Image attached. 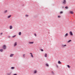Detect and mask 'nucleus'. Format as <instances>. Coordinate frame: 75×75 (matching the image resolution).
<instances>
[{"instance_id":"obj_1","label":"nucleus","mask_w":75,"mask_h":75,"mask_svg":"<svg viewBox=\"0 0 75 75\" xmlns=\"http://www.w3.org/2000/svg\"><path fill=\"white\" fill-rule=\"evenodd\" d=\"M3 49H4V50H6V45H4L3 46Z\"/></svg>"},{"instance_id":"obj_2","label":"nucleus","mask_w":75,"mask_h":75,"mask_svg":"<svg viewBox=\"0 0 75 75\" xmlns=\"http://www.w3.org/2000/svg\"><path fill=\"white\" fill-rule=\"evenodd\" d=\"M61 46H62V47L64 48V47H66V46H67V45H63L62 44L61 45Z\"/></svg>"},{"instance_id":"obj_3","label":"nucleus","mask_w":75,"mask_h":75,"mask_svg":"<svg viewBox=\"0 0 75 75\" xmlns=\"http://www.w3.org/2000/svg\"><path fill=\"white\" fill-rule=\"evenodd\" d=\"M63 4H64V5L66 4V0H64L63 2H62Z\"/></svg>"},{"instance_id":"obj_4","label":"nucleus","mask_w":75,"mask_h":75,"mask_svg":"<svg viewBox=\"0 0 75 75\" xmlns=\"http://www.w3.org/2000/svg\"><path fill=\"white\" fill-rule=\"evenodd\" d=\"M69 33L70 34V35L71 36L73 35V34H72V32L71 31H70Z\"/></svg>"},{"instance_id":"obj_5","label":"nucleus","mask_w":75,"mask_h":75,"mask_svg":"<svg viewBox=\"0 0 75 75\" xmlns=\"http://www.w3.org/2000/svg\"><path fill=\"white\" fill-rule=\"evenodd\" d=\"M70 13H71V14H74V12L72 11H69Z\"/></svg>"},{"instance_id":"obj_6","label":"nucleus","mask_w":75,"mask_h":75,"mask_svg":"<svg viewBox=\"0 0 75 75\" xmlns=\"http://www.w3.org/2000/svg\"><path fill=\"white\" fill-rule=\"evenodd\" d=\"M13 56H14V54H11L10 56V57H12Z\"/></svg>"},{"instance_id":"obj_7","label":"nucleus","mask_w":75,"mask_h":75,"mask_svg":"<svg viewBox=\"0 0 75 75\" xmlns=\"http://www.w3.org/2000/svg\"><path fill=\"white\" fill-rule=\"evenodd\" d=\"M68 33H67L65 35V36H64V37H66L67 36H68Z\"/></svg>"},{"instance_id":"obj_8","label":"nucleus","mask_w":75,"mask_h":75,"mask_svg":"<svg viewBox=\"0 0 75 75\" xmlns=\"http://www.w3.org/2000/svg\"><path fill=\"white\" fill-rule=\"evenodd\" d=\"M16 45H17V43L16 42H15V44L14 45V46L15 47Z\"/></svg>"},{"instance_id":"obj_9","label":"nucleus","mask_w":75,"mask_h":75,"mask_svg":"<svg viewBox=\"0 0 75 75\" xmlns=\"http://www.w3.org/2000/svg\"><path fill=\"white\" fill-rule=\"evenodd\" d=\"M33 43H34V42H29V44H33Z\"/></svg>"},{"instance_id":"obj_10","label":"nucleus","mask_w":75,"mask_h":75,"mask_svg":"<svg viewBox=\"0 0 75 75\" xmlns=\"http://www.w3.org/2000/svg\"><path fill=\"white\" fill-rule=\"evenodd\" d=\"M11 15H9V16H8V18H10V17H11Z\"/></svg>"},{"instance_id":"obj_11","label":"nucleus","mask_w":75,"mask_h":75,"mask_svg":"<svg viewBox=\"0 0 75 75\" xmlns=\"http://www.w3.org/2000/svg\"><path fill=\"white\" fill-rule=\"evenodd\" d=\"M11 69H15V67H11Z\"/></svg>"},{"instance_id":"obj_12","label":"nucleus","mask_w":75,"mask_h":75,"mask_svg":"<svg viewBox=\"0 0 75 75\" xmlns=\"http://www.w3.org/2000/svg\"><path fill=\"white\" fill-rule=\"evenodd\" d=\"M21 35V32H19V35Z\"/></svg>"},{"instance_id":"obj_13","label":"nucleus","mask_w":75,"mask_h":75,"mask_svg":"<svg viewBox=\"0 0 75 75\" xmlns=\"http://www.w3.org/2000/svg\"><path fill=\"white\" fill-rule=\"evenodd\" d=\"M13 28L12 26H10V29H11L12 28Z\"/></svg>"},{"instance_id":"obj_14","label":"nucleus","mask_w":75,"mask_h":75,"mask_svg":"<svg viewBox=\"0 0 75 75\" xmlns=\"http://www.w3.org/2000/svg\"><path fill=\"white\" fill-rule=\"evenodd\" d=\"M58 64H61V62H60V61H58Z\"/></svg>"},{"instance_id":"obj_15","label":"nucleus","mask_w":75,"mask_h":75,"mask_svg":"<svg viewBox=\"0 0 75 75\" xmlns=\"http://www.w3.org/2000/svg\"><path fill=\"white\" fill-rule=\"evenodd\" d=\"M3 50L2 49H1L0 50V52H3Z\"/></svg>"},{"instance_id":"obj_16","label":"nucleus","mask_w":75,"mask_h":75,"mask_svg":"<svg viewBox=\"0 0 75 75\" xmlns=\"http://www.w3.org/2000/svg\"><path fill=\"white\" fill-rule=\"evenodd\" d=\"M67 66L69 68H70L71 67H70V66L69 65H67Z\"/></svg>"},{"instance_id":"obj_17","label":"nucleus","mask_w":75,"mask_h":75,"mask_svg":"<svg viewBox=\"0 0 75 75\" xmlns=\"http://www.w3.org/2000/svg\"><path fill=\"white\" fill-rule=\"evenodd\" d=\"M34 73L35 74L37 73V71H36V70L34 72Z\"/></svg>"},{"instance_id":"obj_18","label":"nucleus","mask_w":75,"mask_h":75,"mask_svg":"<svg viewBox=\"0 0 75 75\" xmlns=\"http://www.w3.org/2000/svg\"><path fill=\"white\" fill-rule=\"evenodd\" d=\"M65 8H66V9H68V6H66V7H65Z\"/></svg>"},{"instance_id":"obj_19","label":"nucleus","mask_w":75,"mask_h":75,"mask_svg":"<svg viewBox=\"0 0 75 75\" xmlns=\"http://www.w3.org/2000/svg\"><path fill=\"white\" fill-rule=\"evenodd\" d=\"M71 42V40H70L68 41L67 42L69 43Z\"/></svg>"},{"instance_id":"obj_20","label":"nucleus","mask_w":75,"mask_h":75,"mask_svg":"<svg viewBox=\"0 0 75 75\" xmlns=\"http://www.w3.org/2000/svg\"><path fill=\"white\" fill-rule=\"evenodd\" d=\"M45 57H47V54L46 53L45 55Z\"/></svg>"},{"instance_id":"obj_21","label":"nucleus","mask_w":75,"mask_h":75,"mask_svg":"<svg viewBox=\"0 0 75 75\" xmlns=\"http://www.w3.org/2000/svg\"><path fill=\"white\" fill-rule=\"evenodd\" d=\"M63 13V12L62 11H61V12H60V14H62Z\"/></svg>"},{"instance_id":"obj_22","label":"nucleus","mask_w":75,"mask_h":75,"mask_svg":"<svg viewBox=\"0 0 75 75\" xmlns=\"http://www.w3.org/2000/svg\"><path fill=\"white\" fill-rule=\"evenodd\" d=\"M25 55V54H23V57L25 58V57L24 56Z\"/></svg>"},{"instance_id":"obj_23","label":"nucleus","mask_w":75,"mask_h":75,"mask_svg":"<svg viewBox=\"0 0 75 75\" xmlns=\"http://www.w3.org/2000/svg\"><path fill=\"white\" fill-rule=\"evenodd\" d=\"M28 16H29L28 15H25V16L26 17H28Z\"/></svg>"},{"instance_id":"obj_24","label":"nucleus","mask_w":75,"mask_h":75,"mask_svg":"<svg viewBox=\"0 0 75 75\" xmlns=\"http://www.w3.org/2000/svg\"><path fill=\"white\" fill-rule=\"evenodd\" d=\"M16 37V35H15L14 36H13L12 37L13 38H14L15 37Z\"/></svg>"},{"instance_id":"obj_25","label":"nucleus","mask_w":75,"mask_h":75,"mask_svg":"<svg viewBox=\"0 0 75 75\" xmlns=\"http://www.w3.org/2000/svg\"><path fill=\"white\" fill-rule=\"evenodd\" d=\"M46 65L47 67H49V65H48V64H46Z\"/></svg>"},{"instance_id":"obj_26","label":"nucleus","mask_w":75,"mask_h":75,"mask_svg":"<svg viewBox=\"0 0 75 75\" xmlns=\"http://www.w3.org/2000/svg\"><path fill=\"white\" fill-rule=\"evenodd\" d=\"M11 75V73H9V74L8 73V74H7V75Z\"/></svg>"},{"instance_id":"obj_27","label":"nucleus","mask_w":75,"mask_h":75,"mask_svg":"<svg viewBox=\"0 0 75 75\" xmlns=\"http://www.w3.org/2000/svg\"><path fill=\"white\" fill-rule=\"evenodd\" d=\"M6 12H7V10H5V11L4 12V13H6Z\"/></svg>"},{"instance_id":"obj_28","label":"nucleus","mask_w":75,"mask_h":75,"mask_svg":"<svg viewBox=\"0 0 75 75\" xmlns=\"http://www.w3.org/2000/svg\"><path fill=\"white\" fill-rule=\"evenodd\" d=\"M34 35H35V37H36V33L34 34Z\"/></svg>"},{"instance_id":"obj_29","label":"nucleus","mask_w":75,"mask_h":75,"mask_svg":"<svg viewBox=\"0 0 75 75\" xmlns=\"http://www.w3.org/2000/svg\"><path fill=\"white\" fill-rule=\"evenodd\" d=\"M52 74L53 75L54 74V72L53 71H52Z\"/></svg>"},{"instance_id":"obj_30","label":"nucleus","mask_w":75,"mask_h":75,"mask_svg":"<svg viewBox=\"0 0 75 75\" xmlns=\"http://www.w3.org/2000/svg\"><path fill=\"white\" fill-rule=\"evenodd\" d=\"M31 56L33 58V54H31Z\"/></svg>"},{"instance_id":"obj_31","label":"nucleus","mask_w":75,"mask_h":75,"mask_svg":"<svg viewBox=\"0 0 75 75\" xmlns=\"http://www.w3.org/2000/svg\"><path fill=\"white\" fill-rule=\"evenodd\" d=\"M41 51L42 52H43V49H41Z\"/></svg>"},{"instance_id":"obj_32","label":"nucleus","mask_w":75,"mask_h":75,"mask_svg":"<svg viewBox=\"0 0 75 75\" xmlns=\"http://www.w3.org/2000/svg\"><path fill=\"white\" fill-rule=\"evenodd\" d=\"M8 38H10V36H8Z\"/></svg>"},{"instance_id":"obj_33","label":"nucleus","mask_w":75,"mask_h":75,"mask_svg":"<svg viewBox=\"0 0 75 75\" xmlns=\"http://www.w3.org/2000/svg\"><path fill=\"white\" fill-rule=\"evenodd\" d=\"M62 8H64V6H62Z\"/></svg>"},{"instance_id":"obj_34","label":"nucleus","mask_w":75,"mask_h":75,"mask_svg":"<svg viewBox=\"0 0 75 75\" xmlns=\"http://www.w3.org/2000/svg\"><path fill=\"white\" fill-rule=\"evenodd\" d=\"M58 18H60V16H58Z\"/></svg>"},{"instance_id":"obj_35","label":"nucleus","mask_w":75,"mask_h":75,"mask_svg":"<svg viewBox=\"0 0 75 75\" xmlns=\"http://www.w3.org/2000/svg\"><path fill=\"white\" fill-rule=\"evenodd\" d=\"M13 75H17V74H13Z\"/></svg>"},{"instance_id":"obj_36","label":"nucleus","mask_w":75,"mask_h":75,"mask_svg":"<svg viewBox=\"0 0 75 75\" xmlns=\"http://www.w3.org/2000/svg\"><path fill=\"white\" fill-rule=\"evenodd\" d=\"M3 34V33H1V35Z\"/></svg>"},{"instance_id":"obj_37","label":"nucleus","mask_w":75,"mask_h":75,"mask_svg":"<svg viewBox=\"0 0 75 75\" xmlns=\"http://www.w3.org/2000/svg\"><path fill=\"white\" fill-rule=\"evenodd\" d=\"M30 54H31V55L33 54H32V53H30Z\"/></svg>"},{"instance_id":"obj_38","label":"nucleus","mask_w":75,"mask_h":75,"mask_svg":"<svg viewBox=\"0 0 75 75\" xmlns=\"http://www.w3.org/2000/svg\"><path fill=\"white\" fill-rule=\"evenodd\" d=\"M56 67H58V66H57V65L56 66Z\"/></svg>"},{"instance_id":"obj_39","label":"nucleus","mask_w":75,"mask_h":75,"mask_svg":"<svg viewBox=\"0 0 75 75\" xmlns=\"http://www.w3.org/2000/svg\"><path fill=\"white\" fill-rule=\"evenodd\" d=\"M22 6H24V5H23H23H22Z\"/></svg>"}]
</instances>
